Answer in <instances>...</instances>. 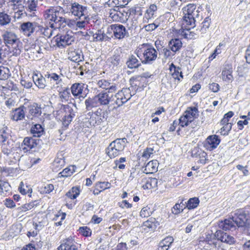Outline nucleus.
Returning <instances> with one entry per match:
<instances>
[{"instance_id":"nucleus-28","label":"nucleus","mask_w":250,"mask_h":250,"mask_svg":"<svg viewBox=\"0 0 250 250\" xmlns=\"http://www.w3.org/2000/svg\"><path fill=\"white\" fill-rule=\"evenodd\" d=\"M142 188L145 189H151L157 186L158 180L155 178H148L143 179Z\"/></svg>"},{"instance_id":"nucleus-41","label":"nucleus","mask_w":250,"mask_h":250,"mask_svg":"<svg viewBox=\"0 0 250 250\" xmlns=\"http://www.w3.org/2000/svg\"><path fill=\"white\" fill-rule=\"evenodd\" d=\"M59 96L62 102L68 101L71 96L70 89L67 87L64 88L59 92Z\"/></svg>"},{"instance_id":"nucleus-4","label":"nucleus","mask_w":250,"mask_h":250,"mask_svg":"<svg viewBox=\"0 0 250 250\" xmlns=\"http://www.w3.org/2000/svg\"><path fill=\"white\" fill-rule=\"evenodd\" d=\"M184 16L183 24L195 27L196 19H199V11L194 4H188L183 8Z\"/></svg>"},{"instance_id":"nucleus-63","label":"nucleus","mask_w":250,"mask_h":250,"mask_svg":"<svg viewBox=\"0 0 250 250\" xmlns=\"http://www.w3.org/2000/svg\"><path fill=\"white\" fill-rule=\"evenodd\" d=\"M8 129L5 127V129L3 128L1 131V138L2 142H5L9 136V133L7 131Z\"/></svg>"},{"instance_id":"nucleus-56","label":"nucleus","mask_w":250,"mask_h":250,"mask_svg":"<svg viewBox=\"0 0 250 250\" xmlns=\"http://www.w3.org/2000/svg\"><path fill=\"white\" fill-rule=\"evenodd\" d=\"M120 11L114 9L110 13L109 17L114 21L122 22L123 19L120 18Z\"/></svg>"},{"instance_id":"nucleus-1","label":"nucleus","mask_w":250,"mask_h":250,"mask_svg":"<svg viewBox=\"0 0 250 250\" xmlns=\"http://www.w3.org/2000/svg\"><path fill=\"white\" fill-rule=\"evenodd\" d=\"M247 216L242 210L237 211L230 218L218 222V226L220 230L233 231L237 228L247 227Z\"/></svg>"},{"instance_id":"nucleus-57","label":"nucleus","mask_w":250,"mask_h":250,"mask_svg":"<svg viewBox=\"0 0 250 250\" xmlns=\"http://www.w3.org/2000/svg\"><path fill=\"white\" fill-rule=\"evenodd\" d=\"M110 186L111 184L108 182H98L96 185L97 190L100 189L102 191L110 188Z\"/></svg>"},{"instance_id":"nucleus-21","label":"nucleus","mask_w":250,"mask_h":250,"mask_svg":"<svg viewBox=\"0 0 250 250\" xmlns=\"http://www.w3.org/2000/svg\"><path fill=\"white\" fill-rule=\"evenodd\" d=\"M25 110L26 107L24 106L15 109L11 113V119L15 121L22 120L25 117Z\"/></svg>"},{"instance_id":"nucleus-9","label":"nucleus","mask_w":250,"mask_h":250,"mask_svg":"<svg viewBox=\"0 0 250 250\" xmlns=\"http://www.w3.org/2000/svg\"><path fill=\"white\" fill-rule=\"evenodd\" d=\"M70 10L73 15L80 19L82 18L84 19H88V12L86 6H83L75 2L71 4Z\"/></svg>"},{"instance_id":"nucleus-2","label":"nucleus","mask_w":250,"mask_h":250,"mask_svg":"<svg viewBox=\"0 0 250 250\" xmlns=\"http://www.w3.org/2000/svg\"><path fill=\"white\" fill-rule=\"evenodd\" d=\"M64 13L60 7L50 6L43 12L44 20L48 21L51 27L54 29L60 28L61 25L65 23Z\"/></svg>"},{"instance_id":"nucleus-43","label":"nucleus","mask_w":250,"mask_h":250,"mask_svg":"<svg viewBox=\"0 0 250 250\" xmlns=\"http://www.w3.org/2000/svg\"><path fill=\"white\" fill-rule=\"evenodd\" d=\"M0 194L5 195L10 192L11 187L7 182L0 180Z\"/></svg>"},{"instance_id":"nucleus-15","label":"nucleus","mask_w":250,"mask_h":250,"mask_svg":"<svg viewBox=\"0 0 250 250\" xmlns=\"http://www.w3.org/2000/svg\"><path fill=\"white\" fill-rule=\"evenodd\" d=\"M58 250H79L78 248L77 244L72 239L69 237L63 240L58 248Z\"/></svg>"},{"instance_id":"nucleus-3","label":"nucleus","mask_w":250,"mask_h":250,"mask_svg":"<svg viewBox=\"0 0 250 250\" xmlns=\"http://www.w3.org/2000/svg\"><path fill=\"white\" fill-rule=\"evenodd\" d=\"M135 53L141 61L146 64H152L157 58V52L151 45L143 44L140 45L135 50Z\"/></svg>"},{"instance_id":"nucleus-54","label":"nucleus","mask_w":250,"mask_h":250,"mask_svg":"<svg viewBox=\"0 0 250 250\" xmlns=\"http://www.w3.org/2000/svg\"><path fill=\"white\" fill-rule=\"evenodd\" d=\"M64 160L62 159L57 158L53 162L54 169L56 171L59 170L64 165Z\"/></svg>"},{"instance_id":"nucleus-5","label":"nucleus","mask_w":250,"mask_h":250,"mask_svg":"<svg viewBox=\"0 0 250 250\" xmlns=\"http://www.w3.org/2000/svg\"><path fill=\"white\" fill-rule=\"evenodd\" d=\"M127 141L126 138H118L112 141L108 146L106 153L110 158H115L124 150Z\"/></svg>"},{"instance_id":"nucleus-20","label":"nucleus","mask_w":250,"mask_h":250,"mask_svg":"<svg viewBox=\"0 0 250 250\" xmlns=\"http://www.w3.org/2000/svg\"><path fill=\"white\" fill-rule=\"evenodd\" d=\"M233 72L231 65L226 64L224 67L222 73L221 78L226 83H230L233 80V77L232 74Z\"/></svg>"},{"instance_id":"nucleus-34","label":"nucleus","mask_w":250,"mask_h":250,"mask_svg":"<svg viewBox=\"0 0 250 250\" xmlns=\"http://www.w3.org/2000/svg\"><path fill=\"white\" fill-rule=\"evenodd\" d=\"M30 132L35 137H40L44 133V128L40 124L34 125L31 128Z\"/></svg>"},{"instance_id":"nucleus-51","label":"nucleus","mask_w":250,"mask_h":250,"mask_svg":"<svg viewBox=\"0 0 250 250\" xmlns=\"http://www.w3.org/2000/svg\"><path fill=\"white\" fill-rule=\"evenodd\" d=\"M153 212V208L149 206H146L142 208L140 211V216L143 218H146L150 216Z\"/></svg>"},{"instance_id":"nucleus-10","label":"nucleus","mask_w":250,"mask_h":250,"mask_svg":"<svg viewBox=\"0 0 250 250\" xmlns=\"http://www.w3.org/2000/svg\"><path fill=\"white\" fill-rule=\"evenodd\" d=\"M75 37L71 32H67L64 35L56 36V41L58 46L65 47L72 44L74 42Z\"/></svg>"},{"instance_id":"nucleus-31","label":"nucleus","mask_w":250,"mask_h":250,"mask_svg":"<svg viewBox=\"0 0 250 250\" xmlns=\"http://www.w3.org/2000/svg\"><path fill=\"white\" fill-rule=\"evenodd\" d=\"M157 9L155 4H151L149 7L146 10L144 17V21L148 22L149 20L153 18V16Z\"/></svg>"},{"instance_id":"nucleus-62","label":"nucleus","mask_w":250,"mask_h":250,"mask_svg":"<svg viewBox=\"0 0 250 250\" xmlns=\"http://www.w3.org/2000/svg\"><path fill=\"white\" fill-rule=\"evenodd\" d=\"M79 230L80 232L84 236H90L91 234L90 229L87 227H81Z\"/></svg>"},{"instance_id":"nucleus-7","label":"nucleus","mask_w":250,"mask_h":250,"mask_svg":"<svg viewBox=\"0 0 250 250\" xmlns=\"http://www.w3.org/2000/svg\"><path fill=\"white\" fill-rule=\"evenodd\" d=\"M106 34L110 37H114L117 39H123L128 36L125 27L120 24H113L107 28Z\"/></svg>"},{"instance_id":"nucleus-58","label":"nucleus","mask_w":250,"mask_h":250,"mask_svg":"<svg viewBox=\"0 0 250 250\" xmlns=\"http://www.w3.org/2000/svg\"><path fill=\"white\" fill-rule=\"evenodd\" d=\"M154 150L153 148L149 147L145 149L142 155V157L144 159H147L153 154Z\"/></svg>"},{"instance_id":"nucleus-27","label":"nucleus","mask_w":250,"mask_h":250,"mask_svg":"<svg viewBox=\"0 0 250 250\" xmlns=\"http://www.w3.org/2000/svg\"><path fill=\"white\" fill-rule=\"evenodd\" d=\"M174 241L173 237L168 236L161 241L158 250H168Z\"/></svg>"},{"instance_id":"nucleus-18","label":"nucleus","mask_w":250,"mask_h":250,"mask_svg":"<svg viewBox=\"0 0 250 250\" xmlns=\"http://www.w3.org/2000/svg\"><path fill=\"white\" fill-rule=\"evenodd\" d=\"M220 143V140L217 135H210L208 136L204 144V146L209 150L217 147Z\"/></svg>"},{"instance_id":"nucleus-16","label":"nucleus","mask_w":250,"mask_h":250,"mask_svg":"<svg viewBox=\"0 0 250 250\" xmlns=\"http://www.w3.org/2000/svg\"><path fill=\"white\" fill-rule=\"evenodd\" d=\"M65 115L62 119L63 125L67 127L75 116V111L68 105L64 106Z\"/></svg>"},{"instance_id":"nucleus-17","label":"nucleus","mask_w":250,"mask_h":250,"mask_svg":"<svg viewBox=\"0 0 250 250\" xmlns=\"http://www.w3.org/2000/svg\"><path fill=\"white\" fill-rule=\"evenodd\" d=\"M97 84L100 87L105 89V92L109 93H114L118 89L115 83H110V81L105 79L99 80Z\"/></svg>"},{"instance_id":"nucleus-46","label":"nucleus","mask_w":250,"mask_h":250,"mask_svg":"<svg viewBox=\"0 0 250 250\" xmlns=\"http://www.w3.org/2000/svg\"><path fill=\"white\" fill-rule=\"evenodd\" d=\"M75 168L76 167L74 166H71L65 168L59 173V177H67L70 176L75 171Z\"/></svg>"},{"instance_id":"nucleus-22","label":"nucleus","mask_w":250,"mask_h":250,"mask_svg":"<svg viewBox=\"0 0 250 250\" xmlns=\"http://www.w3.org/2000/svg\"><path fill=\"white\" fill-rule=\"evenodd\" d=\"M37 145V140L32 137H25L22 144L21 148L24 152H27Z\"/></svg>"},{"instance_id":"nucleus-14","label":"nucleus","mask_w":250,"mask_h":250,"mask_svg":"<svg viewBox=\"0 0 250 250\" xmlns=\"http://www.w3.org/2000/svg\"><path fill=\"white\" fill-rule=\"evenodd\" d=\"M215 236L216 237L218 240L221 241V242L226 243L229 245H231L235 242V238L227 234L226 232H224L222 230H217L215 233Z\"/></svg>"},{"instance_id":"nucleus-42","label":"nucleus","mask_w":250,"mask_h":250,"mask_svg":"<svg viewBox=\"0 0 250 250\" xmlns=\"http://www.w3.org/2000/svg\"><path fill=\"white\" fill-rule=\"evenodd\" d=\"M11 75L10 70L8 67L0 66V80H6Z\"/></svg>"},{"instance_id":"nucleus-40","label":"nucleus","mask_w":250,"mask_h":250,"mask_svg":"<svg viewBox=\"0 0 250 250\" xmlns=\"http://www.w3.org/2000/svg\"><path fill=\"white\" fill-rule=\"evenodd\" d=\"M29 113L30 115L38 117L42 113L41 108L37 104H34L29 107Z\"/></svg>"},{"instance_id":"nucleus-32","label":"nucleus","mask_w":250,"mask_h":250,"mask_svg":"<svg viewBox=\"0 0 250 250\" xmlns=\"http://www.w3.org/2000/svg\"><path fill=\"white\" fill-rule=\"evenodd\" d=\"M8 47L10 52L12 53V55L17 56L21 54V42L19 39L16 43L11 44L10 46Z\"/></svg>"},{"instance_id":"nucleus-25","label":"nucleus","mask_w":250,"mask_h":250,"mask_svg":"<svg viewBox=\"0 0 250 250\" xmlns=\"http://www.w3.org/2000/svg\"><path fill=\"white\" fill-rule=\"evenodd\" d=\"M68 59L74 62H79L83 59L82 51L80 50L70 49L68 52Z\"/></svg>"},{"instance_id":"nucleus-49","label":"nucleus","mask_w":250,"mask_h":250,"mask_svg":"<svg viewBox=\"0 0 250 250\" xmlns=\"http://www.w3.org/2000/svg\"><path fill=\"white\" fill-rule=\"evenodd\" d=\"M10 16L4 12L0 13V25L2 26L9 24L11 21Z\"/></svg>"},{"instance_id":"nucleus-6","label":"nucleus","mask_w":250,"mask_h":250,"mask_svg":"<svg viewBox=\"0 0 250 250\" xmlns=\"http://www.w3.org/2000/svg\"><path fill=\"white\" fill-rule=\"evenodd\" d=\"M132 97L129 88H123L116 94L112 93L111 106L117 108L122 106L126 103Z\"/></svg>"},{"instance_id":"nucleus-38","label":"nucleus","mask_w":250,"mask_h":250,"mask_svg":"<svg viewBox=\"0 0 250 250\" xmlns=\"http://www.w3.org/2000/svg\"><path fill=\"white\" fill-rule=\"evenodd\" d=\"M84 103L86 109L87 110H90L92 108L97 107L99 105L96 96L93 98H88L85 101Z\"/></svg>"},{"instance_id":"nucleus-24","label":"nucleus","mask_w":250,"mask_h":250,"mask_svg":"<svg viewBox=\"0 0 250 250\" xmlns=\"http://www.w3.org/2000/svg\"><path fill=\"white\" fill-rule=\"evenodd\" d=\"M45 78L41 73H34L32 76L34 83L40 89H44L46 86Z\"/></svg>"},{"instance_id":"nucleus-23","label":"nucleus","mask_w":250,"mask_h":250,"mask_svg":"<svg viewBox=\"0 0 250 250\" xmlns=\"http://www.w3.org/2000/svg\"><path fill=\"white\" fill-rule=\"evenodd\" d=\"M122 54L121 52L117 51L112 57L108 59V62L110 65H112L113 68L118 67L122 64Z\"/></svg>"},{"instance_id":"nucleus-47","label":"nucleus","mask_w":250,"mask_h":250,"mask_svg":"<svg viewBox=\"0 0 250 250\" xmlns=\"http://www.w3.org/2000/svg\"><path fill=\"white\" fill-rule=\"evenodd\" d=\"M200 201L198 198L193 197L190 198L187 203L186 207L188 209H193L196 208L199 204Z\"/></svg>"},{"instance_id":"nucleus-29","label":"nucleus","mask_w":250,"mask_h":250,"mask_svg":"<svg viewBox=\"0 0 250 250\" xmlns=\"http://www.w3.org/2000/svg\"><path fill=\"white\" fill-rule=\"evenodd\" d=\"M126 64L130 69L137 68L141 65V61H139L137 57L131 55L129 56Z\"/></svg>"},{"instance_id":"nucleus-37","label":"nucleus","mask_w":250,"mask_h":250,"mask_svg":"<svg viewBox=\"0 0 250 250\" xmlns=\"http://www.w3.org/2000/svg\"><path fill=\"white\" fill-rule=\"evenodd\" d=\"M93 39L95 41H106L109 38L110 36L106 33H104V31L101 30H98L93 35Z\"/></svg>"},{"instance_id":"nucleus-52","label":"nucleus","mask_w":250,"mask_h":250,"mask_svg":"<svg viewBox=\"0 0 250 250\" xmlns=\"http://www.w3.org/2000/svg\"><path fill=\"white\" fill-rule=\"evenodd\" d=\"M19 189L20 193L22 194L25 195L27 193H29V196H31V194L32 192V188L28 187L27 186H24L22 182L21 183Z\"/></svg>"},{"instance_id":"nucleus-39","label":"nucleus","mask_w":250,"mask_h":250,"mask_svg":"<svg viewBox=\"0 0 250 250\" xmlns=\"http://www.w3.org/2000/svg\"><path fill=\"white\" fill-rule=\"evenodd\" d=\"M39 32H40L41 34L44 37L49 38H50L53 34V28L51 26L50 27L46 26L43 27L41 25L38 26Z\"/></svg>"},{"instance_id":"nucleus-61","label":"nucleus","mask_w":250,"mask_h":250,"mask_svg":"<svg viewBox=\"0 0 250 250\" xmlns=\"http://www.w3.org/2000/svg\"><path fill=\"white\" fill-rule=\"evenodd\" d=\"M81 19H82V21H77L76 24L77 27H79V28H84L85 25L88 23L89 18L88 17V19H86L82 18Z\"/></svg>"},{"instance_id":"nucleus-35","label":"nucleus","mask_w":250,"mask_h":250,"mask_svg":"<svg viewBox=\"0 0 250 250\" xmlns=\"http://www.w3.org/2000/svg\"><path fill=\"white\" fill-rule=\"evenodd\" d=\"M168 46L174 53L178 51L182 46V42L179 39H174L169 42Z\"/></svg>"},{"instance_id":"nucleus-13","label":"nucleus","mask_w":250,"mask_h":250,"mask_svg":"<svg viewBox=\"0 0 250 250\" xmlns=\"http://www.w3.org/2000/svg\"><path fill=\"white\" fill-rule=\"evenodd\" d=\"M101 123V118L97 114L93 113H88L85 118L84 123L87 127H91L95 126L100 124Z\"/></svg>"},{"instance_id":"nucleus-45","label":"nucleus","mask_w":250,"mask_h":250,"mask_svg":"<svg viewBox=\"0 0 250 250\" xmlns=\"http://www.w3.org/2000/svg\"><path fill=\"white\" fill-rule=\"evenodd\" d=\"M62 75H58L55 73H48L47 72L45 74V77L46 78L50 79V81L55 82L56 84H59L60 82H62V79L61 76Z\"/></svg>"},{"instance_id":"nucleus-50","label":"nucleus","mask_w":250,"mask_h":250,"mask_svg":"<svg viewBox=\"0 0 250 250\" xmlns=\"http://www.w3.org/2000/svg\"><path fill=\"white\" fill-rule=\"evenodd\" d=\"M80 194V191L78 188L73 187L66 193V196L71 199H76Z\"/></svg>"},{"instance_id":"nucleus-26","label":"nucleus","mask_w":250,"mask_h":250,"mask_svg":"<svg viewBox=\"0 0 250 250\" xmlns=\"http://www.w3.org/2000/svg\"><path fill=\"white\" fill-rule=\"evenodd\" d=\"M84 88V84L82 83H75L73 84L70 88L72 94L75 97H82L83 99L84 97L82 96L81 94L83 93Z\"/></svg>"},{"instance_id":"nucleus-8","label":"nucleus","mask_w":250,"mask_h":250,"mask_svg":"<svg viewBox=\"0 0 250 250\" xmlns=\"http://www.w3.org/2000/svg\"><path fill=\"white\" fill-rule=\"evenodd\" d=\"M198 112L196 107H188L179 119V125L182 127L187 126L194 121Z\"/></svg>"},{"instance_id":"nucleus-30","label":"nucleus","mask_w":250,"mask_h":250,"mask_svg":"<svg viewBox=\"0 0 250 250\" xmlns=\"http://www.w3.org/2000/svg\"><path fill=\"white\" fill-rule=\"evenodd\" d=\"M185 26V29H181L179 30V34L183 37L185 39H191L195 36V34L190 31L191 28H193L194 27H191L189 25H186V24H184Z\"/></svg>"},{"instance_id":"nucleus-44","label":"nucleus","mask_w":250,"mask_h":250,"mask_svg":"<svg viewBox=\"0 0 250 250\" xmlns=\"http://www.w3.org/2000/svg\"><path fill=\"white\" fill-rule=\"evenodd\" d=\"M169 69L174 79L180 80L179 77L182 78H183L182 73L179 67H176L173 64H172L170 66Z\"/></svg>"},{"instance_id":"nucleus-11","label":"nucleus","mask_w":250,"mask_h":250,"mask_svg":"<svg viewBox=\"0 0 250 250\" xmlns=\"http://www.w3.org/2000/svg\"><path fill=\"white\" fill-rule=\"evenodd\" d=\"M99 105L111 106L112 93L102 91L96 95Z\"/></svg>"},{"instance_id":"nucleus-12","label":"nucleus","mask_w":250,"mask_h":250,"mask_svg":"<svg viewBox=\"0 0 250 250\" xmlns=\"http://www.w3.org/2000/svg\"><path fill=\"white\" fill-rule=\"evenodd\" d=\"M1 36L3 43L7 47H10L11 44L16 43L19 40L16 34L11 31H4Z\"/></svg>"},{"instance_id":"nucleus-64","label":"nucleus","mask_w":250,"mask_h":250,"mask_svg":"<svg viewBox=\"0 0 250 250\" xmlns=\"http://www.w3.org/2000/svg\"><path fill=\"white\" fill-rule=\"evenodd\" d=\"M209 89L213 92H217L220 89L219 85L215 83H212L209 84Z\"/></svg>"},{"instance_id":"nucleus-59","label":"nucleus","mask_w":250,"mask_h":250,"mask_svg":"<svg viewBox=\"0 0 250 250\" xmlns=\"http://www.w3.org/2000/svg\"><path fill=\"white\" fill-rule=\"evenodd\" d=\"M35 202H36V201H34V202H30L28 204H25L23 205V206H21V207H20L19 210L21 211H23V212H25L27 210H29L35 207V206L36 205V204H35Z\"/></svg>"},{"instance_id":"nucleus-48","label":"nucleus","mask_w":250,"mask_h":250,"mask_svg":"<svg viewBox=\"0 0 250 250\" xmlns=\"http://www.w3.org/2000/svg\"><path fill=\"white\" fill-rule=\"evenodd\" d=\"M158 225V223L156 219L153 217L150 218L146 221L144 222L143 226L149 229H155Z\"/></svg>"},{"instance_id":"nucleus-60","label":"nucleus","mask_w":250,"mask_h":250,"mask_svg":"<svg viewBox=\"0 0 250 250\" xmlns=\"http://www.w3.org/2000/svg\"><path fill=\"white\" fill-rule=\"evenodd\" d=\"M232 124L231 123L223 125L221 128V133L224 135H228L229 131L231 130Z\"/></svg>"},{"instance_id":"nucleus-53","label":"nucleus","mask_w":250,"mask_h":250,"mask_svg":"<svg viewBox=\"0 0 250 250\" xmlns=\"http://www.w3.org/2000/svg\"><path fill=\"white\" fill-rule=\"evenodd\" d=\"M210 23V19L208 18H206L202 23L200 28L199 30L202 34L206 32L207 29L208 28Z\"/></svg>"},{"instance_id":"nucleus-55","label":"nucleus","mask_w":250,"mask_h":250,"mask_svg":"<svg viewBox=\"0 0 250 250\" xmlns=\"http://www.w3.org/2000/svg\"><path fill=\"white\" fill-rule=\"evenodd\" d=\"M159 22L158 20H155L153 23L148 24L144 26V28L147 31H151L155 30L159 26Z\"/></svg>"},{"instance_id":"nucleus-19","label":"nucleus","mask_w":250,"mask_h":250,"mask_svg":"<svg viewBox=\"0 0 250 250\" xmlns=\"http://www.w3.org/2000/svg\"><path fill=\"white\" fill-rule=\"evenodd\" d=\"M37 24L36 22H24L21 24L20 29L24 35L29 37L34 32Z\"/></svg>"},{"instance_id":"nucleus-33","label":"nucleus","mask_w":250,"mask_h":250,"mask_svg":"<svg viewBox=\"0 0 250 250\" xmlns=\"http://www.w3.org/2000/svg\"><path fill=\"white\" fill-rule=\"evenodd\" d=\"M158 163L156 160L149 161L146 165L144 172L146 174L152 173L157 170Z\"/></svg>"},{"instance_id":"nucleus-36","label":"nucleus","mask_w":250,"mask_h":250,"mask_svg":"<svg viewBox=\"0 0 250 250\" xmlns=\"http://www.w3.org/2000/svg\"><path fill=\"white\" fill-rule=\"evenodd\" d=\"M38 3L37 0H28L25 2L24 7L27 12H34L37 10Z\"/></svg>"}]
</instances>
